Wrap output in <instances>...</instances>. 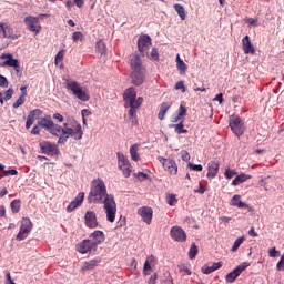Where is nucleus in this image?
Wrapping results in <instances>:
<instances>
[{
	"instance_id": "obj_23",
	"label": "nucleus",
	"mask_w": 284,
	"mask_h": 284,
	"mask_svg": "<svg viewBox=\"0 0 284 284\" xmlns=\"http://www.w3.org/2000/svg\"><path fill=\"white\" fill-rule=\"evenodd\" d=\"M221 267H223V262H215L211 266H202L201 272L202 274H212V272H216V270H221Z\"/></svg>"
},
{
	"instance_id": "obj_5",
	"label": "nucleus",
	"mask_w": 284,
	"mask_h": 284,
	"mask_svg": "<svg viewBox=\"0 0 284 284\" xmlns=\"http://www.w3.org/2000/svg\"><path fill=\"white\" fill-rule=\"evenodd\" d=\"M123 100L126 105H133L135 108H141L143 103V99L141 97L136 99V91H134V89L132 88L125 90L123 94Z\"/></svg>"
},
{
	"instance_id": "obj_54",
	"label": "nucleus",
	"mask_w": 284,
	"mask_h": 284,
	"mask_svg": "<svg viewBox=\"0 0 284 284\" xmlns=\"http://www.w3.org/2000/svg\"><path fill=\"white\" fill-rule=\"evenodd\" d=\"M175 90H181V92H185V84L183 81H179L175 83Z\"/></svg>"
},
{
	"instance_id": "obj_46",
	"label": "nucleus",
	"mask_w": 284,
	"mask_h": 284,
	"mask_svg": "<svg viewBox=\"0 0 284 284\" xmlns=\"http://www.w3.org/2000/svg\"><path fill=\"white\" fill-rule=\"evenodd\" d=\"M190 170H193V172H203V165L201 164H192L189 163Z\"/></svg>"
},
{
	"instance_id": "obj_52",
	"label": "nucleus",
	"mask_w": 284,
	"mask_h": 284,
	"mask_svg": "<svg viewBox=\"0 0 284 284\" xmlns=\"http://www.w3.org/2000/svg\"><path fill=\"white\" fill-rule=\"evenodd\" d=\"M178 112H179L178 115H180L183 119V116H185V114H187V109H185V106H183V104H181Z\"/></svg>"
},
{
	"instance_id": "obj_16",
	"label": "nucleus",
	"mask_w": 284,
	"mask_h": 284,
	"mask_svg": "<svg viewBox=\"0 0 284 284\" xmlns=\"http://www.w3.org/2000/svg\"><path fill=\"white\" fill-rule=\"evenodd\" d=\"M138 214L146 225H150L152 223V215L154 214V211L150 206H142L138 210Z\"/></svg>"
},
{
	"instance_id": "obj_31",
	"label": "nucleus",
	"mask_w": 284,
	"mask_h": 284,
	"mask_svg": "<svg viewBox=\"0 0 284 284\" xmlns=\"http://www.w3.org/2000/svg\"><path fill=\"white\" fill-rule=\"evenodd\" d=\"M173 8H174L175 12H178L180 19L182 21H185L186 17H187V13H185V8L179 3L174 4Z\"/></svg>"
},
{
	"instance_id": "obj_35",
	"label": "nucleus",
	"mask_w": 284,
	"mask_h": 284,
	"mask_svg": "<svg viewBox=\"0 0 284 284\" xmlns=\"http://www.w3.org/2000/svg\"><path fill=\"white\" fill-rule=\"evenodd\" d=\"M196 254H199V247L196 246L195 243H192L189 251V258L193 261V258H196Z\"/></svg>"
},
{
	"instance_id": "obj_38",
	"label": "nucleus",
	"mask_w": 284,
	"mask_h": 284,
	"mask_svg": "<svg viewBox=\"0 0 284 284\" xmlns=\"http://www.w3.org/2000/svg\"><path fill=\"white\" fill-rule=\"evenodd\" d=\"M146 57L150 59V61H159V49L153 48L151 53H148Z\"/></svg>"
},
{
	"instance_id": "obj_60",
	"label": "nucleus",
	"mask_w": 284,
	"mask_h": 284,
	"mask_svg": "<svg viewBox=\"0 0 284 284\" xmlns=\"http://www.w3.org/2000/svg\"><path fill=\"white\" fill-rule=\"evenodd\" d=\"M73 1L77 8H83V6H85V0H73Z\"/></svg>"
},
{
	"instance_id": "obj_33",
	"label": "nucleus",
	"mask_w": 284,
	"mask_h": 284,
	"mask_svg": "<svg viewBox=\"0 0 284 284\" xmlns=\"http://www.w3.org/2000/svg\"><path fill=\"white\" fill-rule=\"evenodd\" d=\"M130 155L132 161H139V144H133L130 146Z\"/></svg>"
},
{
	"instance_id": "obj_2",
	"label": "nucleus",
	"mask_w": 284,
	"mask_h": 284,
	"mask_svg": "<svg viewBox=\"0 0 284 284\" xmlns=\"http://www.w3.org/2000/svg\"><path fill=\"white\" fill-rule=\"evenodd\" d=\"M38 125L53 136H59L58 145L68 143V139L70 136L74 139V141H81V139H83V128L79 123L75 125V128H70L68 123H63L61 126L60 124H55L50 115H47L38 121Z\"/></svg>"
},
{
	"instance_id": "obj_48",
	"label": "nucleus",
	"mask_w": 284,
	"mask_h": 284,
	"mask_svg": "<svg viewBox=\"0 0 284 284\" xmlns=\"http://www.w3.org/2000/svg\"><path fill=\"white\" fill-rule=\"evenodd\" d=\"M176 196L174 194H171L168 196L166 202L169 205L174 206L176 205Z\"/></svg>"
},
{
	"instance_id": "obj_14",
	"label": "nucleus",
	"mask_w": 284,
	"mask_h": 284,
	"mask_svg": "<svg viewBox=\"0 0 284 284\" xmlns=\"http://www.w3.org/2000/svg\"><path fill=\"white\" fill-rule=\"evenodd\" d=\"M170 234L171 239L178 241V243H185V241H187V234H185V231L180 226H173Z\"/></svg>"
},
{
	"instance_id": "obj_49",
	"label": "nucleus",
	"mask_w": 284,
	"mask_h": 284,
	"mask_svg": "<svg viewBox=\"0 0 284 284\" xmlns=\"http://www.w3.org/2000/svg\"><path fill=\"white\" fill-rule=\"evenodd\" d=\"M164 276H165V281L163 282V284H174V278H172V275L170 274V272H166Z\"/></svg>"
},
{
	"instance_id": "obj_29",
	"label": "nucleus",
	"mask_w": 284,
	"mask_h": 284,
	"mask_svg": "<svg viewBox=\"0 0 284 284\" xmlns=\"http://www.w3.org/2000/svg\"><path fill=\"white\" fill-rule=\"evenodd\" d=\"M176 68L180 72V74H185L187 72V64L183 60H181V55H176Z\"/></svg>"
},
{
	"instance_id": "obj_43",
	"label": "nucleus",
	"mask_w": 284,
	"mask_h": 284,
	"mask_svg": "<svg viewBox=\"0 0 284 284\" xmlns=\"http://www.w3.org/2000/svg\"><path fill=\"white\" fill-rule=\"evenodd\" d=\"M179 270L185 276H190V274H192V272L190 271V267L187 265H185V264L179 265Z\"/></svg>"
},
{
	"instance_id": "obj_20",
	"label": "nucleus",
	"mask_w": 284,
	"mask_h": 284,
	"mask_svg": "<svg viewBox=\"0 0 284 284\" xmlns=\"http://www.w3.org/2000/svg\"><path fill=\"white\" fill-rule=\"evenodd\" d=\"M130 65H131V71L144 70L143 69V61H141V57L139 55V53H134L133 55H131Z\"/></svg>"
},
{
	"instance_id": "obj_57",
	"label": "nucleus",
	"mask_w": 284,
	"mask_h": 284,
	"mask_svg": "<svg viewBox=\"0 0 284 284\" xmlns=\"http://www.w3.org/2000/svg\"><path fill=\"white\" fill-rule=\"evenodd\" d=\"M31 134H34V135L41 134V129L39 124L33 126V129L31 130Z\"/></svg>"
},
{
	"instance_id": "obj_3",
	"label": "nucleus",
	"mask_w": 284,
	"mask_h": 284,
	"mask_svg": "<svg viewBox=\"0 0 284 284\" xmlns=\"http://www.w3.org/2000/svg\"><path fill=\"white\" fill-rule=\"evenodd\" d=\"M65 88L72 92V94L77 97L79 101H82L83 103L90 101V94H88V91H85L79 82L65 80Z\"/></svg>"
},
{
	"instance_id": "obj_10",
	"label": "nucleus",
	"mask_w": 284,
	"mask_h": 284,
	"mask_svg": "<svg viewBox=\"0 0 284 284\" xmlns=\"http://www.w3.org/2000/svg\"><path fill=\"white\" fill-rule=\"evenodd\" d=\"M39 148L42 154H45L47 156H59V148L50 141L40 142Z\"/></svg>"
},
{
	"instance_id": "obj_40",
	"label": "nucleus",
	"mask_w": 284,
	"mask_h": 284,
	"mask_svg": "<svg viewBox=\"0 0 284 284\" xmlns=\"http://www.w3.org/2000/svg\"><path fill=\"white\" fill-rule=\"evenodd\" d=\"M243 241H245L244 236H241V237L236 239L232 248H231V252H236V250H239V247H241V245H243Z\"/></svg>"
},
{
	"instance_id": "obj_56",
	"label": "nucleus",
	"mask_w": 284,
	"mask_h": 284,
	"mask_svg": "<svg viewBox=\"0 0 284 284\" xmlns=\"http://www.w3.org/2000/svg\"><path fill=\"white\" fill-rule=\"evenodd\" d=\"M268 256L271 258H276V256H278V251H276V247L270 248Z\"/></svg>"
},
{
	"instance_id": "obj_4",
	"label": "nucleus",
	"mask_w": 284,
	"mask_h": 284,
	"mask_svg": "<svg viewBox=\"0 0 284 284\" xmlns=\"http://www.w3.org/2000/svg\"><path fill=\"white\" fill-rule=\"evenodd\" d=\"M229 126L231 128L233 134L235 136L241 138L245 134V122L239 115H230L229 118Z\"/></svg>"
},
{
	"instance_id": "obj_25",
	"label": "nucleus",
	"mask_w": 284,
	"mask_h": 284,
	"mask_svg": "<svg viewBox=\"0 0 284 284\" xmlns=\"http://www.w3.org/2000/svg\"><path fill=\"white\" fill-rule=\"evenodd\" d=\"M170 108H172V104L170 102H163L160 106V111L158 113V119L160 121H163V119H165V114H168V110H170Z\"/></svg>"
},
{
	"instance_id": "obj_7",
	"label": "nucleus",
	"mask_w": 284,
	"mask_h": 284,
	"mask_svg": "<svg viewBox=\"0 0 284 284\" xmlns=\"http://www.w3.org/2000/svg\"><path fill=\"white\" fill-rule=\"evenodd\" d=\"M118 156V168L123 172V176L125 179H130V175L132 174V165H130V160L125 158V155L121 152L116 153Z\"/></svg>"
},
{
	"instance_id": "obj_13",
	"label": "nucleus",
	"mask_w": 284,
	"mask_h": 284,
	"mask_svg": "<svg viewBox=\"0 0 284 284\" xmlns=\"http://www.w3.org/2000/svg\"><path fill=\"white\" fill-rule=\"evenodd\" d=\"M158 161L162 163L164 170H166V172H170V174H176L179 172V166H176V162L174 160L159 156Z\"/></svg>"
},
{
	"instance_id": "obj_6",
	"label": "nucleus",
	"mask_w": 284,
	"mask_h": 284,
	"mask_svg": "<svg viewBox=\"0 0 284 284\" xmlns=\"http://www.w3.org/2000/svg\"><path fill=\"white\" fill-rule=\"evenodd\" d=\"M30 232H32V221L29 217H23L20 225V231L16 236V241H26Z\"/></svg>"
},
{
	"instance_id": "obj_12",
	"label": "nucleus",
	"mask_w": 284,
	"mask_h": 284,
	"mask_svg": "<svg viewBox=\"0 0 284 284\" xmlns=\"http://www.w3.org/2000/svg\"><path fill=\"white\" fill-rule=\"evenodd\" d=\"M84 225L90 230H97V227H99V221L97 220V213L94 211L85 212Z\"/></svg>"
},
{
	"instance_id": "obj_62",
	"label": "nucleus",
	"mask_w": 284,
	"mask_h": 284,
	"mask_svg": "<svg viewBox=\"0 0 284 284\" xmlns=\"http://www.w3.org/2000/svg\"><path fill=\"white\" fill-rule=\"evenodd\" d=\"M248 234H250L253 239H256V236H258V233H256V230H254V227H251V229H250Z\"/></svg>"
},
{
	"instance_id": "obj_53",
	"label": "nucleus",
	"mask_w": 284,
	"mask_h": 284,
	"mask_svg": "<svg viewBox=\"0 0 284 284\" xmlns=\"http://www.w3.org/2000/svg\"><path fill=\"white\" fill-rule=\"evenodd\" d=\"M134 176L136 179H139V181H146V179H148V174L143 173V172H139V173L134 174Z\"/></svg>"
},
{
	"instance_id": "obj_18",
	"label": "nucleus",
	"mask_w": 284,
	"mask_h": 284,
	"mask_svg": "<svg viewBox=\"0 0 284 284\" xmlns=\"http://www.w3.org/2000/svg\"><path fill=\"white\" fill-rule=\"evenodd\" d=\"M85 199V193L80 192L73 201L70 202V204L67 206V212H74L77 207H80V205L83 203V200Z\"/></svg>"
},
{
	"instance_id": "obj_27",
	"label": "nucleus",
	"mask_w": 284,
	"mask_h": 284,
	"mask_svg": "<svg viewBox=\"0 0 284 284\" xmlns=\"http://www.w3.org/2000/svg\"><path fill=\"white\" fill-rule=\"evenodd\" d=\"M248 179H252V175H247L245 173L239 174L235 176V179L232 181V185H241V183H245Z\"/></svg>"
},
{
	"instance_id": "obj_44",
	"label": "nucleus",
	"mask_w": 284,
	"mask_h": 284,
	"mask_svg": "<svg viewBox=\"0 0 284 284\" xmlns=\"http://www.w3.org/2000/svg\"><path fill=\"white\" fill-rule=\"evenodd\" d=\"M26 103V98L23 95H20L19 99L12 104V108L17 110V108H21Z\"/></svg>"
},
{
	"instance_id": "obj_45",
	"label": "nucleus",
	"mask_w": 284,
	"mask_h": 284,
	"mask_svg": "<svg viewBox=\"0 0 284 284\" xmlns=\"http://www.w3.org/2000/svg\"><path fill=\"white\" fill-rule=\"evenodd\" d=\"M14 94V89L9 88L6 92H4V101H10V99H12Z\"/></svg>"
},
{
	"instance_id": "obj_11",
	"label": "nucleus",
	"mask_w": 284,
	"mask_h": 284,
	"mask_svg": "<svg viewBox=\"0 0 284 284\" xmlns=\"http://www.w3.org/2000/svg\"><path fill=\"white\" fill-rule=\"evenodd\" d=\"M248 265H250V263L243 262L242 264L236 266L232 272L226 274V276H225L226 283H234V281H236V278L240 277L241 274H243V272H245V270H247Z\"/></svg>"
},
{
	"instance_id": "obj_55",
	"label": "nucleus",
	"mask_w": 284,
	"mask_h": 284,
	"mask_svg": "<svg viewBox=\"0 0 284 284\" xmlns=\"http://www.w3.org/2000/svg\"><path fill=\"white\" fill-rule=\"evenodd\" d=\"M63 57H64V51L63 50L59 51L55 55V63L63 61Z\"/></svg>"
},
{
	"instance_id": "obj_9",
	"label": "nucleus",
	"mask_w": 284,
	"mask_h": 284,
	"mask_svg": "<svg viewBox=\"0 0 284 284\" xmlns=\"http://www.w3.org/2000/svg\"><path fill=\"white\" fill-rule=\"evenodd\" d=\"M152 48V38L148 34H142L138 39V50L142 57H145Z\"/></svg>"
},
{
	"instance_id": "obj_59",
	"label": "nucleus",
	"mask_w": 284,
	"mask_h": 284,
	"mask_svg": "<svg viewBox=\"0 0 284 284\" xmlns=\"http://www.w3.org/2000/svg\"><path fill=\"white\" fill-rule=\"evenodd\" d=\"M182 161H190V153L187 151H182Z\"/></svg>"
},
{
	"instance_id": "obj_61",
	"label": "nucleus",
	"mask_w": 284,
	"mask_h": 284,
	"mask_svg": "<svg viewBox=\"0 0 284 284\" xmlns=\"http://www.w3.org/2000/svg\"><path fill=\"white\" fill-rule=\"evenodd\" d=\"M53 119H55L59 123H63V115H61V113L53 114Z\"/></svg>"
},
{
	"instance_id": "obj_26",
	"label": "nucleus",
	"mask_w": 284,
	"mask_h": 284,
	"mask_svg": "<svg viewBox=\"0 0 284 284\" xmlns=\"http://www.w3.org/2000/svg\"><path fill=\"white\" fill-rule=\"evenodd\" d=\"M12 37V29L6 23H0V38H10Z\"/></svg>"
},
{
	"instance_id": "obj_36",
	"label": "nucleus",
	"mask_w": 284,
	"mask_h": 284,
	"mask_svg": "<svg viewBox=\"0 0 284 284\" xmlns=\"http://www.w3.org/2000/svg\"><path fill=\"white\" fill-rule=\"evenodd\" d=\"M154 257L151 256L149 257L145 262H144V266H143V274L145 276H148V274H150V271L152 270V264L150 263V261H152Z\"/></svg>"
},
{
	"instance_id": "obj_8",
	"label": "nucleus",
	"mask_w": 284,
	"mask_h": 284,
	"mask_svg": "<svg viewBox=\"0 0 284 284\" xmlns=\"http://www.w3.org/2000/svg\"><path fill=\"white\" fill-rule=\"evenodd\" d=\"M24 26L29 32H34V34H39L41 32V21L39 20V17H24Z\"/></svg>"
},
{
	"instance_id": "obj_15",
	"label": "nucleus",
	"mask_w": 284,
	"mask_h": 284,
	"mask_svg": "<svg viewBox=\"0 0 284 284\" xmlns=\"http://www.w3.org/2000/svg\"><path fill=\"white\" fill-rule=\"evenodd\" d=\"M80 254H88V252H97V244L91 242L90 239L83 240L78 246Z\"/></svg>"
},
{
	"instance_id": "obj_21",
	"label": "nucleus",
	"mask_w": 284,
	"mask_h": 284,
	"mask_svg": "<svg viewBox=\"0 0 284 284\" xmlns=\"http://www.w3.org/2000/svg\"><path fill=\"white\" fill-rule=\"evenodd\" d=\"M242 45L245 54H254V52H256L254 44H252V41L250 40V36H245L242 39Z\"/></svg>"
},
{
	"instance_id": "obj_34",
	"label": "nucleus",
	"mask_w": 284,
	"mask_h": 284,
	"mask_svg": "<svg viewBox=\"0 0 284 284\" xmlns=\"http://www.w3.org/2000/svg\"><path fill=\"white\" fill-rule=\"evenodd\" d=\"M41 114H43V111H41V109H36V110L30 111V113L27 116V119L29 121H33L34 122V119H37V116H41Z\"/></svg>"
},
{
	"instance_id": "obj_51",
	"label": "nucleus",
	"mask_w": 284,
	"mask_h": 284,
	"mask_svg": "<svg viewBox=\"0 0 284 284\" xmlns=\"http://www.w3.org/2000/svg\"><path fill=\"white\" fill-rule=\"evenodd\" d=\"M0 88H8V78L0 74Z\"/></svg>"
},
{
	"instance_id": "obj_30",
	"label": "nucleus",
	"mask_w": 284,
	"mask_h": 284,
	"mask_svg": "<svg viewBox=\"0 0 284 284\" xmlns=\"http://www.w3.org/2000/svg\"><path fill=\"white\" fill-rule=\"evenodd\" d=\"M99 263H101V260H99V258L90 260L88 262H84L82 270H83V272H85L88 270H94V267H97V265H99Z\"/></svg>"
},
{
	"instance_id": "obj_17",
	"label": "nucleus",
	"mask_w": 284,
	"mask_h": 284,
	"mask_svg": "<svg viewBox=\"0 0 284 284\" xmlns=\"http://www.w3.org/2000/svg\"><path fill=\"white\" fill-rule=\"evenodd\" d=\"M131 79L133 85H143V81L145 80V69L131 71Z\"/></svg>"
},
{
	"instance_id": "obj_41",
	"label": "nucleus",
	"mask_w": 284,
	"mask_h": 284,
	"mask_svg": "<svg viewBox=\"0 0 284 284\" xmlns=\"http://www.w3.org/2000/svg\"><path fill=\"white\" fill-rule=\"evenodd\" d=\"M17 174H19V171L16 169L6 170L3 171V174L0 175V179H3V176H17Z\"/></svg>"
},
{
	"instance_id": "obj_64",
	"label": "nucleus",
	"mask_w": 284,
	"mask_h": 284,
	"mask_svg": "<svg viewBox=\"0 0 284 284\" xmlns=\"http://www.w3.org/2000/svg\"><path fill=\"white\" fill-rule=\"evenodd\" d=\"M214 101H219V103H223V93H220L217 94L215 98H214Z\"/></svg>"
},
{
	"instance_id": "obj_47",
	"label": "nucleus",
	"mask_w": 284,
	"mask_h": 284,
	"mask_svg": "<svg viewBox=\"0 0 284 284\" xmlns=\"http://www.w3.org/2000/svg\"><path fill=\"white\" fill-rule=\"evenodd\" d=\"M97 49H98V51L100 52V54H105V43L104 42H102V41H99L98 43H97Z\"/></svg>"
},
{
	"instance_id": "obj_22",
	"label": "nucleus",
	"mask_w": 284,
	"mask_h": 284,
	"mask_svg": "<svg viewBox=\"0 0 284 284\" xmlns=\"http://www.w3.org/2000/svg\"><path fill=\"white\" fill-rule=\"evenodd\" d=\"M219 161L214 160L209 162V172L206 174L207 179H214L219 174Z\"/></svg>"
},
{
	"instance_id": "obj_28",
	"label": "nucleus",
	"mask_w": 284,
	"mask_h": 284,
	"mask_svg": "<svg viewBox=\"0 0 284 284\" xmlns=\"http://www.w3.org/2000/svg\"><path fill=\"white\" fill-rule=\"evenodd\" d=\"M7 60L3 62V65H8L9 68H17V64L19 63V60L12 58V54H3L1 58Z\"/></svg>"
},
{
	"instance_id": "obj_37",
	"label": "nucleus",
	"mask_w": 284,
	"mask_h": 284,
	"mask_svg": "<svg viewBox=\"0 0 284 284\" xmlns=\"http://www.w3.org/2000/svg\"><path fill=\"white\" fill-rule=\"evenodd\" d=\"M124 105H125V108H130L129 109V115L131 116L132 122L134 123V121H136V110L139 108L134 106V105H126V104H124Z\"/></svg>"
},
{
	"instance_id": "obj_32",
	"label": "nucleus",
	"mask_w": 284,
	"mask_h": 284,
	"mask_svg": "<svg viewBox=\"0 0 284 284\" xmlns=\"http://www.w3.org/2000/svg\"><path fill=\"white\" fill-rule=\"evenodd\" d=\"M169 128H174L176 134H187V130L185 129L183 122L178 124H170Z\"/></svg>"
},
{
	"instance_id": "obj_24",
	"label": "nucleus",
	"mask_w": 284,
	"mask_h": 284,
	"mask_svg": "<svg viewBox=\"0 0 284 284\" xmlns=\"http://www.w3.org/2000/svg\"><path fill=\"white\" fill-rule=\"evenodd\" d=\"M231 205H233V207H239L240 210H243V207H250V204L241 201V195L239 194L233 195L231 199Z\"/></svg>"
},
{
	"instance_id": "obj_42",
	"label": "nucleus",
	"mask_w": 284,
	"mask_h": 284,
	"mask_svg": "<svg viewBox=\"0 0 284 284\" xmlns=\"http://www.w3.org/2000/svg\"><path fill=\"white\" fill-rule=\"evenodd\" d=\"M72 41H73V43H77V41H83V33L81 31L73 32Z\"/></svg>"
},
{
	"instance_id": "obj_1",
	"label": "nucleus",
	"mask_w": 284,
	"mask_h": 284,
	"mask_svg": "<svg viewBox=\"0 0 284 284\" xmlns=\"http://www.w3.org/2000/svg\"><path fill=\"white\" fill-rule=\"evenodd\" d=\"M88 203L103 204L106 220L109 223H114L116 219V201H114V195L108 194V187L103 180L95 179L91 182Z\"/></svg>"
},
{
	"instance_id": "obj_63",
	"label": "nucleus",
	"mask_w": 284,
	"mask_h": 284,
	"mask_svg": "<svg viewBox=\"0 0 284 284\" xmlns=\"http://www.w3.org/2000/svg\"><path fill=\"white\" fill-rule=\"evenodd\" d=\"M247 23L248 26H256L258 23V20L257 19H254V18H250L247 20Z\"/></svg>"
},
{
	"instance_id": "obj_19",
	"label": "nucleus",
	"mask_w": 284,
	"mask_h": 284,
	"mask_svg": "<svg viewBox=\"0 0 284 284\" xmlns=\"http://www.w3.org/2000/svg\"><path fill=\"white\" fill-rule=\"evenodd\" d=\"M89 240L99 247L105 241V233L103 231H94L90 234Z\"/></svg>"
},
{
	"instance_id": "obj_39",
	"label": "nucleus",
	"mask_w": 284,
	"mask_h": 284,
	"mask_svg": "<svg viewBox=\"0 0 284 284\" xmlns=\"http://www.w3.org/2000/svg\"><path fill=\"white\" fill-rule=\"evenodd\" d=\"M10 205H11V210L14 214H17L19 212V210H21V201L20 200H13Z\"/></svg>"
},
{
	"instance_id": "obj_50",
	"label": "nucleus",
	"mask_w": 284,
	"mask_h": 284,
	"mask_svg": "<svg viewBox=\"0 0 284 284\" xmlns=\"http://www.w3.org/2000/svg\"><path fill=\"white\" fill-rule=\"evenodd\" d=\"M224 175L226 176V179H233L234 176H236V171L226 169Z\"/></svg>"
},
{
	"instance_id": "obj_58",
	"label": "nucleus",
	"mask_w": 284,
	"mask_h": 284,
	"mask_svg": "<svg viewBox=\"0 0 284 284\" xmlns=\"http://www.w3.org/2000/svg\"><path fill=\"white\" fill-rule=\"evenodd\" d=\"M156 278H159V275L156 273H154L153 275H151L148 283L149 284H156Z\"/></svg>"
}]
</instances>
